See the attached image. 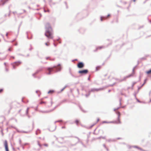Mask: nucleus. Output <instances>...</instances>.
<instances>
[{"mask_svg":"<svg viewBox=\"0 0 151 151\" xmlns=\"http://www.w3.org/2000/svg\"><path fill=\"white\" fill-rule=\"evenodd\" d=\"M78 143V142H76V143L75 144H70L69 145V147H72V146H76V145Z\"/></svg>","mask_w":151,"mask_h":151,"instance_id":"bb28decb","label":"nucleus"},{"mask_svg":"<svg viewBox=\"0 0 151 151\" xmlns=\"http://www.w3.org/2000/svg\"><path fill=\"white\" fill-rule=\"evenodd\" d=\"M8 0H1V3L2 4V5L3 6L5 3Z\"/></svg>","mask_w":151,"mask_h":151,"instance_id":"ddd939ff","label":"nucleus"},{"mask_svg":"<svg viewBox=\"0 0 151 151\" xmlns=\"http://www.w3.org/2000/svg\"><path fill=\"white\" fill-rule=\"evenodd\" d=\"M44 11L45 12H50V10L49 9H47V10H46L45 9H44Z\"/></svg>","mask_w":151,"mask_h":151,"instance_id":"ea45409f","label":"nucleus"},{"mask_svg":"<svg viewBox=\"0 0 151 151\" xmlns=\"http://www.w3.org/2000/svg\"><path fill=\"white\" fill-rule=\"evenodd\" d=\"M103 123H109V122H107L106 121H103L102 122Z\"/></svg>","mask_w":151,"mask_h":151,"instance_id":"a18cd8bd","label":"nucleus"},{"mask_svg":"<svg viewBox=\"0 0 151 151\" xmlns=\"http://www.w3.org/2000/svg\"><path fill=\"white\" fill-rule=\"evenodd\" d=\"M90 75H89V76L88 77V81H91V80H90Z\"/></svg>","mask_w":151,"mask_h":151,"instance_id":"e2e57ef3","label":"nucleus"},{"mask_svg":"<svg viewBox=\"0 0 151 151\" xmlns=\"http://www.w3.org/2000/svg\"><path fill=\"white\" fill-rule=\"evenodd\" d=\"M69 73L70 75H72V73L71 72V68H69Z\"/></svg>","mask_w":151,"mask_h":151,"instance_id":"4c0bfd02","label":"nucleus"},{"mask_svg":"<svg viewBox=\"0 0 151 151\" xmlns=\"http://www.w3.org/2000/svg\"><path fill=\"white\" fill-rule=\"evenodd\" d=\"M27 38L28 39H31L32 38V35L30 32H26Z\"/></svg>","mask_w":151,"mask_h":151,"instance_id":"1a4fd4ad","label":"nucleus"},{"mask_svg":"<svg viewBox=\"0 0 151 151\" xmlns=\"http://www.w3.org/2000/svg\"><path fill=\"white\" fill-rule=\"evenodd\" d=\"M22 23V22H21V23H20V25H19V26L18 27V33L19 32V28H20V27Z\"/></svg>","mask_w":151,"mask_h":151,"instance_id":"72a5a7b5","label":"nucleus"},{"mask_svg":"<svg viewBox=\"0 0 151 151\" xmlns=\"http://www.w3.org/2000/svg\"><path fill=\"white\" fill-rule=\"evenodd\" d=\"M140 59L141 60H146V58L145 57L141 58H140Z\"/></svg>","mask_w":151,"mask_h":151,"instance_id":"e433bc0d","label":"nucleus"},{"mask_svg":"<svg viewBox=\"0 0 151 151\" xmlns=\"http://www.w3.org/2000/svg\"><path fill=\"white\" fill-rule=\"evenodd\" d=\"M127 78H128L127 76H125L124 78L123 79H121V80H120L119 82H122L123 81H125L126 79Z\"/></svg>","mask_w":151,"mask_h":151,"instance_id":"2eb2a0df","label":"nucleus"},{"mask_svg":"<svg viewBox=\"0 0 151 151\" xmlns=\"http://www.w3.org/2000/svg\"><path fill=\"white\" fill-rule=\"evenodd\" d=\"M116 83H114L113 84H110V85H109V86H113L115 84H116Z\"/></svg>","mask_w":151,"mask_h":151,"instance_id":"79ce46f5","label":"nucleus"},{"mask_svg":"<svg viewBox=\"0 0 151 151\" xmlns=\"http://www.w3.org/2000/svg\"><path fill=\"white\" fill-rule=\"evenodd\" d=\"M3 91V89L1 88L0 89V93H1Z\"/></svg>","mask_w":151,"mask_h":151,"instance_id":"6e6d98bb","label":"nucleus"},{"mask_svg":"<svg viewBox=\"0 0 151 151\" xmlns=\"http://www.w3.org/2000/svg\"><path fill=\"white\" fill-rule=\"evenodd\" d=\"M75 137V138L77 139H79V141H78V142H78V143L80 142V141L79 138L78 137Z\"/></svg>","mask_w":151,"mask_h":151,"instance_id":"5fc2aeb1","label":"nucleus"},{"mask_svg":"<svg viewBox=\"0 0 151 151\" xmlns=\"http://www.w3.org/2000/svg\"><path fill=\"white\" fill-rule=\"evenodd\" d=\"M103 47L102 46L98 47L96 48L95 50H94V52H96L98 49H101Z\"/></svg>","mask_w":151,"mask_h":151,"instance_id":"4468645a","label":"nucleus"},{"mask_svg":"<svg viewBox=\"0 0 151 151\" xmlns=\"http://www.w3.org/2000/svg\"><path fill=\"white\" fill-rule=\"evenodd\" d=\"M61 69L62 68L60 66V64H58L57 65H54L51 67H41L33 73L32 76L35 78H37V76H36L35 75L42 71H48V72H46V73L47 75H50L52 74V72H57L60 71Z\"/></svg>","mask_w":151,"mask_h":151,"instance_id":"f257e3e1","label":"nucleus"},{"mask_svg":"<svg viewBox=\"0 0 151 151\" xmlns=\"http://www.w3.org/2000/svg\"><path fill=\"white\" fill-rule=\"evenodd\" d=\"M88 72V70L87 69H83L79 70L78 73L81 75H84L87 74Z\"/></svg>","mask_w":151,"mask_h":151,"instance_id":"20e7f679","label":"nucleus"},{"mask_svg":"<svg viewBox=\"0 0 151 151\" xmlns=\"http://www.w3.org/2000/svg\"><path fill=\"white\" fill-rule=\"evenodd\" d=\"M67 101V99H64V100H62V101H60L61 103L62 104L66 102Z\"/></svg>","mask_w":151,"mask_h":151,"instance_id":"393cba45","label":"nucleus"},{"mask_svg":"<svg viewBox=\"0 0 151 151\" xmlns=\"http://www.w3.org/2000/svg\"><path fill=\"white\" fill-rule=\"evenodd\" d=\"M64 3L65 4V5L66 6V8L67 9L68 8V7L67 6V3L65 1Z\"/></svg>","mask_w":151,"mask_h":151,"instance_id":"13d9d810","label":"nucleus"},{"mask_svg":"<svg viewBox=\"0 0 151 151\" xmlns=\"http://www.w3.org/2000/svg\"><path fill=\"white\" fill-rule=\"evenodd\" d=\"M48 1L51 7L52 6L51 3L52 2V0H48Z\"/></svg>","mask_w":151,"mask_h":151,"instance_id":"a878e982","label":"nucleus"},{"mask_svg":"<svg viewBox=\"0 0 151 151\" xmlns=\"http://www.w3.org/2000/svg\"><path fill=\"white\" fill-rule=\"evenodd\" d=\"M40 129H37V131L36 132V135H38V134L40 133Z\"/></svg>","mask_w":151,"mask_h":151,"instance_id":"a211bd4d","label":"nucleus"},{"mask_svg":"<svg viewBox=\"0 0 151 151\" xmlns=\"http://www.w3.org/2000/svg\"><path fill=\"white\" fill-rule=\"evenodd\" d=\"M77 66L79 68H82L84 66V64L82 62H79L77 64Z\"/></svg>","mask_w":151,"mask_h":151,"instance_id":"423d86ee","label":"nucleus"},{"mask_svg":"<svg viewBox=\"0 0 151 151\" xmlns=\"http://www.w3.org/2000/svg\"><path fill=\"white\" fill-rule=\"evenodd\" d=\"M79 142L80 143L83 147H86V145H84V144L83 143V142L82 141H80V142Z\"/></svg>","mask_w":151,"mask_h":151,"instance_id":"c756f323","label":"nucleus"},{"mask_svg":"<svg viewBox=\"0 0 151 151\" xmlns=\"http://www.w3.org/2000/svg\"><path fill=\"white\" fill-rule=\"evenodd\" d=\"M38 145H39V146H40V147H41V146H42V145L41 144H40V143H39V142H38Z\"/></svg>","mask_w":151,"mask_h":151,"instance_id":"0e129e2a","label":"nucleus"},{"mask_svg":"<svg viewBox=\"0 0 151 151\" xmlns=\"http://www.w3.org/2000/svg\"><path fill=\"white\" fill-rule=\"evenodd\" d=\"M11 127L12 128H14L19 133L23 132V133H28L30 132V131H19L16 127H14L13 126H12Z\"/></svg>","mask_w":151,"mask_h":151,"instance_id":"0eeeda50","label":"nucleus"},{"mask_svg":"<svg viewBox=\"0 0 151 151\" xmlns=\"http://www.w3.org/2000/svg\"><path fill=\"white\" fill-rule=\"evenodd\" d=\"M46 102L42 101H41L40 102V104H46Z\"/></svg>","mask_w":151,"mask_h":151,"instance_id":"f704fd0d","label":"nucleus"},{"mask_svg":"<svg viewBox=\"0 0 151 151\" xmlns=\"http://www.w3.org/2000/svg\"><path fill=\"white\" fill-rule=\"evenodd\" d=\"M79 122V121L78 119H76L75 121V123H76L77 125H78V123Z\"/></svg>","mask_w":151,"mask_h":151,"instance_id":"a19ab883","label":"nucleus"},{"mask_svg":"<svg viewBox=\"0 0 151 151\" xmlns=\"http://www.w3.org/2000/svg\"><path fill=\"white\" fill-rule=\"evenodd\" d=\"M137 94L136 93V92L135 91L134 92V97H135V99H136V98H137L136 97V94Z\"/></svg>","mask_w":151,"mask_h":151,"instance_id":"09e8293b","label":"nucleus"},{"mask_svg":"<svg viewBox=\"0 0 151 151\" xmlns=\"http://www.w3.org/2000/svg\"><path fill=\"white\" fill-rule=\"evenodd\" d=\"M101 68V66H98L96 67V71H97L99 70Z\"/></svg>","mask_w":151,"mask_h":151,"instance_id":"dca6fc26","label":"nucleus"},{"mask_svg":"<svg viewBox=\"0 0 151 151\" xmlns=\"http://www.w3.org/2000/svg\"><path fill=\"white\" fill-rule=\"evenodd\" d=\"M58 106H57V105L55 106L54 108L52 110L49 111H47V112H50L54 110L56 108H57Z\"/></svg>","mask_w":151,"mask_h":151,"instance_id":"7c9ffc66","label":"nucleus"},{"mask_svg":"<svg viewBox=\"0 0 151 151\" xmlns=\"http://www.w3.org/2000/svg\"><path fill=\"white\" fill-rule=\"evenodd\" d=\"M45 25V35L48 38H53L52 30L51 24L49 22H47Z\"/></svg>","mask_w":151,"mask_h":151,"instance_id":"f03ea898","label":"nucleus"},{"mask_svg":"<svg viewBox=\"0 0 151 151\" xmlns=\"http://www.w3.org/2000/svg\"><path fill=\"white\" fill-rule=\"evenodd\" d=\"M4 146L5 147V149H9L8 147L7 142L6 140H5V142H4Z\"/></svg>","mask_w":151,"mask_h":151,"instance_id":"f8f14e48","label":"nucleus"},{"mask_svg":"<svg viewBox=\"0 0 151 151\" xmlns=\"http://www.w3.org/2000/svg\"><path fill=\"white\" fill-rule=\"evenodd\" d=\"M79 107L80 109L84 113H86L87 112V111L84 110L83 108H82L81 106H79Z\"/></svg>","mask_w":151,"mask_h":151,"instance_id":"6ab92c4d","label":"nucleus"},{"mask_svg":"<svg viewBox=\"0 0 151 151\" xmlns=\"http://www.w3.org/2000/svg\"><path fill=\"white\" fill-rule=\"evenodd\" d=\"M137 65H136V66H135L134 68L133 69V70H132V71H133V74H134V69H135V68H136V67L137 66Z\"/></svg>","mask_w":151,"mask_h":151,"instance_id":"37998d69","label":"nucleus"},{"mask_svg":"<svg viewBox=\"0 0 151 151\" xmlns=\"http://www.w3.org/2000/svg\"><path fill=\"white\" fill-rule=\"evenodd\" d=\"M71 76H72L74 78H77L78 77V76H75L74 75H73V74L71 75Z\"/></svg>","mask_w":151,"mask_h":151,"instance_id":"c9c22d12","label":"nucleus"},{"mask_svg":"<svg viewBox=\"0 0 151 151\" xmlns=\"http://www.w3.org/2000/svg\"><path fill=\"white\" fill-rule=\"evenodd\" d=\"M91 91H89L88 92V93L86 94L85 95L86 97H88L90 95L91 93Z\"/></svg>","mask_w":151,"mask_h":151,"instance_id":"4be33fe9","label":"nucleus"},{"mask_svg":"<svg viewBox=\"0 0 151 151\" xmlns=\"http://www.w3.org/2000/svg\"><path fill=\"white\" fill-rule=\"evenodd\" d=\"M53 41L54 42V43H53V45H54L55 46V47H56V46H57V44H56L55 43V40H53Z\"/></svg>","mask_w":151,"mask_h":151,"instance_id":"3c124183","label":"nucleus"},{"mask_svg":"<svg viewBox=\"0 0 151 151\" xmlns=\"http://www.w3.org/2000/svg\"><path fill=\"white\" fill-rule=\"evenodd\" d=\"M146 73L147 74H149L151 73V69L148 71H146Z\"/></svg>","mask_w":151,"mask_h":151,"instance_id":"b1692460","label":"nucleus"},{"mask_svg":"<svg viewBox=\"0 0 151 151\" xmlns=\"http://www.w3.org/2000/svg\"><path fill=\"white\" fill-rule=\"evenodd\" d=\"M67 86H65L60 91L58 92V93H60L62 91H63V90L67 87Z\"/></svg>","mask_w":151,"mask_h":151,"instance_id":"aec40b11","label":"nucleus"},{"mask_svg":"<svg viewBox=\"0 0 151 151\" xmlns=\"http://www.w3.org/2000/svg\"><path fill=\"white\" fill-rule=\"evenodd\" d=\"M75 137V138L77 139H79V141H78V142H78V143L80 142V141L79 138L78 137Z\"/></svg>","mask_w":151,"mask_h":151,"instance_id":"864d4df0","label":"nucleus"},{"mask_svg":"<svg viewBox=\"0 0 151 151\" xmlns=\"http://www.w3.org/2000/svg\"><path fill=\"white\" fill-rule=\"evenodd\" d=\"M149 55H145V57L146 58V57H148V56H149Z\"/></svg>","mask_w":151,"mask_h":151,"instance_id":"774afa93","label":"nucleus"},{"mask_svg":"<svg viewBox=\"0 0 151 151\" xmlns=\"http://www.w3.org/2000/svg\"><path fill=\"white\" fill-rule=\"evenodd\" d=\"M79 32L81 34H83L85 32V29L84 28H81L78 30Z\"/></svg>","mask_w":151,"mask_h":151,"instance_id":"6e6552de","label":"nucleus"},{"mask_svg":"<svg viewBox=\"0 0 151 151\" xmlns=\"http://www.w3.org/2000/svg\"><path fill=\"white\" fill-rule=\"evenodd\" d=\"M136 99L137 100V101L139 102V103H141V101H140V100H139L137 98H136V99Z\"/></svg>","mask_w":151,"mask_h":151,"instance_id":"8fccbe9b","label":"nucleus"},{"mask_svg":"<svg viewBox=\"0 0 151 151\" xmlns=\"http://www.w3.org/2000/svg\"><path fill=\"white\" fill-rule=\"evenodd\" d=\"M138 149L140 150L141 151H144L143 150V149H142V148H140L139 147V149Z\"/></svg>","mask_w":151,"mask_h":151,"instance_id":"bf43d9fd","label":"nucleus"},{"mask_svg":"<svg viewBox=\"0 0 151 151\" xmlns=\"http://www.w3.org/2000/svg\"><path fill=\"white\" fill-rule=\"evenodd\" d=\"M102 136H100L99 137H97L96 138H95L94 139H101V138Z\"/></svg>","mask_w":151,"mask_h":151,"instance_id":"49530a36","label":"nucleus"},{"mask_svg":"<svg viewBox=\"0 0 151 151\" xmlns=\"http://www.w3.org/2000/svg\"><path fill=\"white\" fill-rule=\"evenodd\" d=\"M137 83V82H134L132 83V84L131 86V89L133 90V87L134 85Z\"/></svg>","mask_w":151,"mask_h":151,"instance_id":"f3484780","label":"nucleus"},{"mask_svg":"<svg viewBox=\"0 0 151 151\" xmlns=\"http://www.w3.org/2000/svg\"><path fill=\"white\" fill-rule=\"evenodd\" d=\"M133 147L134 148H137L138 149H139V147L138 146H133Z\"/></svg>","mask_w":151,"mask_h":151,"instance_id":"603ef678","label":"nucleus"},{"mask_svg":"<svg viewBox=\"0 0 151 151\" xmlns=\"http://www.w3.org/2000/svg\"><path fill=\"white\" fill-rule=\"evenodd\" d=\"M116 113V114L118 115L117 121L109 122V123H114L116 124H119L121 123V122L120 120V116L121 115V113L119 111H117Z\"/></svg>","mask_w":151,"mask_h":151,"instance_id":"7ed1b4c3","label":"nucleus"},{"mask_svg":"<svg viewBox=\"0 0 151 151\" xmlns=\"http://www.w3.org/2000/svg\"><path fill=\"white\" fill-rule=\"evenodd\" d=\"M110 16V14H108L106 16H101L100 17V20L101 21H103L104 20V19H103V18L104 19H105L107 17H108L109 16Z\"/></svg>","mask_w":151,"mask_h":151,"instance_id":"9b49d317","label":"nucleus"},{"mask_svg":"<svg viewBox=\"0 0 151 151\" xmlns=\"http://www.w3.org/2000/svg\"><path fill=\"white\" fill-rule=\"evenodd\" d=\"M29 109V108L28 107L27 108L26 111V115H27L28 114V110Z\"/></svg>","mask_w":151,"mask_h":151,"instance_id":"2f4dec72","label":"nucleus"},{"mask_svg":"<svg viewBox=\"0 0 151 151\" xmlns=\"http://www.w3.org/2000/svg\"><path fill=\"white\" fill-rule=\"evenodd\" d=\"M102 89H103L101 88H92L91 89L90 91H91V92H94L95 91H99L101 90Z\"/></svg>","mask_w":151,"mask_h":151,"instance_id":"9d476101","label":"nucleus"},{"mask_svg":"<svg viewBox=\"0 0 151 151\" xmlns=\"http://www.w3.org/2000/svg\"><path fill=\"white\" fill-rule=\"evenodd\" d=\"M38 92L40 93V94H38V96H40V94H41V93H40V91H39V90H37V91H36V93H38Z\"/></svg>","mask_w":151,"mask_h":151,"instance_id":"c85d7f7f","label":"nucleus"},{"mask_svg":"<svg viewBox=\"0 0 151 151\" xmlns=\"http://www.w3.org/2000/svg\"><path fill=\"white\" fill-rule=\"evenodd\" d=\"M61 104H62L61 103V102H60L57 105V106L58 107Z\"/></svg>","mask_w":151,"mask_h":151,"instance_id":"052dcab7","label":"nucleus"},{"mask_svg":"<svg viewBox=\"0 0 151 151\" xmlns=\"http://www.w3.org/2000/svg\"><path fill=\"white\" fill-rule=\"evenodd\" d=\"M30 48H29V51H31L33 49V48L32 47V45L31 44L30 45Z\"/></svg>","mask_w":151,"mask_h":151,"instance_id":"58836bf2","label":"nucleus"},{"mask_svg":"<svg viewBox=\"0 0 151 151\" xmlns=\"http://www.w3.org/2000/svg\"><path fill=\"white\" fill-rule=\"evenodd\" d=\"M32 129H33L34 128V122H32Z\"/></svg>","mask_w":151,"mask_h":151,"instance_id":"680f3d73","label":"nucleus"},{"mask_svg":"<svg viewBox=\"0 0 151 151\" xmlns=\"http://www.w3.org/2000/svg\"><path fill=\"white\" fill-rule=\"evenodd\" d=\"M134 74H133V72H132V73L131 74L127 76L128 77V78H129L131 76H133Z\"/></svg>","mask_w":151,"mask_h":151,"instance_id":"473e14b6","label":"nucleus"},{"mask_svg":"<svg viewBox=\"0 0 151 151\" xmlns=\"http://www.w3.org/2000/svg\"><path fill=\"white\" fill-rule=\"evenodd\" d=\"M95 124H93L92 125H91L90 127H89V128H91L93 127V126H94Z\"/></svg>","mask_w":151,"mask_h":151,"instance_id":"4d7b16f0","label":"nucleus"},{"mask_svg":"<svg viewBox=\"0 0 151 151\" xmlns=\"http://www.w3.org/2000/svg\"><path fill=\"white\" fill-rule=\"evenodd\" d=\"M54 92V90H49L47 92V93H51L52 94Z\"/></svg>","mask_w":151,"mask_h":151,"instance_id":"412c9836","label":"nucleus"},{"mask_svg":"<svg viewBox=\"0 0 151 151\" xmlns=\"http://www.w3.org/2000/svg\"><path fill=\"white\" fill-rule=\"evenodd\" d=\"M115 80L117 81H118L119 82H120L119 81L121 80L118 78H115Z\"/></svg>","mask_w":151,"mask_h":151,"instance_id":"69168bd1","label":"nucleus"},{"mask_svg":"<svg viewBox=\"0 0 151 151\" xmlns=\"http://www.w3.org/2000/svg\"><path fill=\"white\" fill-rule=\"evenodd\" d=\"M106 141H108L109 142H111L112 141H114L115 140L114 139H109L108 140L106 139Z\"/></svg>","mask_w":151,"mask_h":151,"instance_id":"cd10ccee","label":"nucleus"},{"mask_svg":"<svg viewBox=\"0 0 151 151\" xmlns=\"http://www.w3.org/2000/svg\"><path fill=\"white\" fill-rule=\"evenodd\" d=\"M45 45L47 46H48L49 45V44H48L47 43H45Z\"/></svg>","mask_w":151,"mask_h":151,"instance_id":"338daca9","label":"nucleus"},{"mask_svg":"<svg viewBox=\"0 0 151 151\" xmlns=\"http://www.w3.org/2000/svg\"><path fill=\"white\" fill-rule=\"evenodd\" d=\"M142 87L141 86H138V90L137 91H139V90Z\"/></svg>","mask_w":151,"mask_h":151,"instance_id":"de8ad7c7","label":"nucleus"},{"mask_svg":"<svg viewBox=\"0 0 151 151\" xmlns=\"http://www.w3.org/2000/svg\"><path fill=\"white\" fill-rule=\"evenodd\" d=\"M21 63V62L20 61H16L12 63L11 64L13 66V68L15 69L16 66H18Z\"/></svg>","mask_w":151,"mask_h":151,"instance_id":"39448f33","label":"nucleus"},{"mask_svg":"<svg viewBox=\"0 0 151 151\" xmlns=\"http://www.w3.org/2000/svg\"><path fill=\"white\" fill-rule=\"evenodd\" d=\"M147 80V78H146L144 80V83H143L141 86H142V87L144 85V84L146 83Z\"/></svg>","mask_w":151,"mask_h":151,"instance_id":"5701e85b","label":"nucleus"},{"mask_svg":"<svg viewBox=\"0 0 151 151\" xmlns=\"http://www.w3.org/2000/svg\"><path fill=\"white\" fill-rule=\"evenodd\" d=\"M52 4H52V5H54L55 4H56L58 3L57 2H52Z\"/></svg>","mask_w":151,"mask_h":151,"instance_id":"c03bdc74","label":"nucleus"}]
</instances>
